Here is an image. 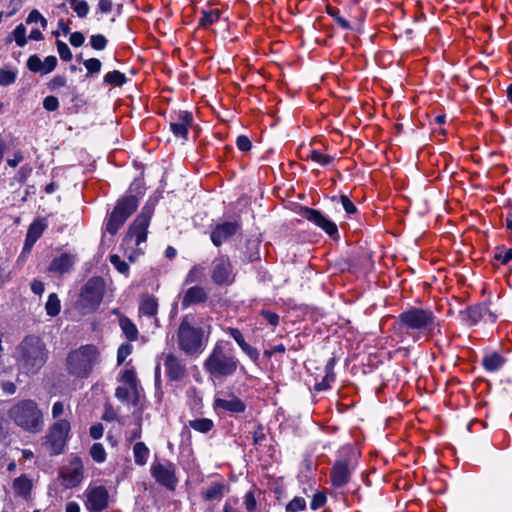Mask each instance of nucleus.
<instances>
[{"mask_svg":"<svg viewBox=\"0 0 512 512\" xmlns=\"http://www.w3.org/2000/svg\"><path fill=\"white\" fill-rule=\"evenodd\" d=\"M211 334L209 319L186 314L182 317L177 329L179 349L188 356L201 354Z\"/></svg>","mask_w":512,"mask_h":512,"instance_id":"f257e3e1","label":"nucleus"},{"mask_svg":"<svg viewBox=\"0 0 512 512\" xmlns=\"http://www.w3.org/2000/svg\"><path fill=\"white\" fill-rule=\"evenodd\" d=\"M436 317L431 310L410 307L398 316L399 329L418 340L421 335L428 339L436 328Z\"/></svg>","mask_w":512,"mask_h":512,"instance_id":"f03ea898","label":"nucleus"},{"mask_svg":"<svg viewBox=\"0 0 512 512\" xmlns=\"http://www.w3.org/2000/svg\"><path fill=\"white\" fill-rule=\"evenodd\" d=\"M17 361L26 374H36L48 359L46 344L35 335L26 336L17 346Z\"/></svg>","mask_w":512,"mask_h":512,"instance_id":"7ed1b4c3","label":"nucleus"},{"mask_svg":"<svg viewBox=\"0 0 512 512\" xmlns=\"http://www.w3.org/2000/svg\"><path fill=\"white\" fill-rule=\"evenodd\" d=\"M7 416L17 427L28 433H39L44 426L43 413L38 404L31 399L14 403L8 409Z\"/></svg>","mask_w":512,"mask_h":512,"instance_id":"20e7f679","label":"nucleus"},{"mask_svg":"<svg viewBox=\"0 0 512 512\" xmlns=\"http://www.w3.org/2000/svg\"><path fill=\"white\" fill-rule=\"evenodd\" d=\"M99 351L94 345H82L71 350L65 360L67 373L75 378H88L99 362Z\"/></svg>","mask_w":512,"mask_h":512,"instance_id":"39448f33","label":"nucleus"},{"mask_svg":"<svg viewBox=\"0 0 512 512\" xmlns=\"http://www.w3.org/2000/svg\"><path fill=\"white\" fill-rule=\"evenodd\" d=\"M203 367L213 378L227 377L237 370L238 360L234 355L226 352L222 343L218 342L204 361Z\"/></svg>","mask_w":512,"mask_h":512,"instance_id":"423d86ee","label":"nucleus"},{"mask_svg":"<svg viewBox=\"0 0 512 512\" xmlns=\"http://www.w3.org/2000/svg\"><path fill=\"white\" fill-rule=\"evenodd\" d=\"M70 429V422L66 419H58L50 426L44 442L50 454L58 455L64 451Z\"/></svg>","mask_w":512,"mask_h":512,"instance_id":"0eeeda50","label":"nucleus"},{"mask_svg":"<svg viewBox=\"0 0 512 512\" xmlns=\"http://www.w3.org/2000/svg\"><path fill=\"white\" fill-rule=\"evenodd\" d=\"M137 206L138 200L135 196L129 195L119 200L106 223V231L116 234Z\"/></svg>","mask_w":512,"mask_h":512,"instance_id":"6e6552de","label":"nucleus"},{"mask_svg":"<svg viewBox=\"0 0 512 512\" xmlns=\"http://www.w3.org/2000/svg\"><path fill=\"white\" fill-rule=\"evenodd\" d=\"M104 294V282L101 278H92L87 281L81 291L79 300L80 309L84 314L90 313L100 305Z\"/></svg>","mask_w":512,"mask_h":512,"instance_id":"1a4fd4ad","label":"nucleus"},{"mask_svg":"<svg viewBox=\"0 0 512 512\" xmlns=\"http://www.w3.org/2000/svg\"><path fill=\"white\" fill-rule=\"evenodd\" d=\"M150 224V214L142 212L139 214L133 223L130 225L129 230L124 239V244L127 246H136L137 250L141 253L143 249L140 247L141 244L147 240V229Z\"/></svg>","mask_w":512,"mask_h":512,"instance_id":"9d476101","label":"nucleus"},{"mask_svg":"<svg viewBox=\"0 0 512 512\" xmlns=\"http://www.w3.org/2000/svg\"><path fill=\"white\" fill-rule=\"evenodd\" d=\"M233 266L227 256H219L212 262L211 279L219 286L230 285L234 282Z\"/></svg>","mask_w":512,"mask_h":512,"instance_id":"9b49d317","label":"nucleus"},{"mask_svg":"<svg viewBox=\"0 0 512 512\" xmlns=\"http://www.w3.org/2000/svg\"><path fill=\"white\" fill-rule=\"evenodd\" d=\"M151 474L158 483L170 490H173L177 484L175 466L170 462L153 463L151 466Z\"/></svg>","mask_w":512,"mask_h":512,"instance_id":"f8f14e48","label":"nucleus"},{"mask_svg":"<svg viewBox=\"0 0 512 512\" xmlns=\"http://www.w3.org/2000/svg\"><path fill=\"white\" fill-rule=\"evenodd\" d=\"M61 477L66 488L78 486L83 479V464L79 457H74L62 468Z\"/></svg>","mask_w":512,"mask_h":512,"instance_id":"ddd939ff","label":"nucleus"},{"mask_svg":"<svg viewBox=\"0 0 512 512\" xmlns=\"http://www.w3.org/2000/svg\"><path fill=\"white\" fill-rule=\"evenodd\" d=\"M354 467L350 459L337 460L330 473L332 485L336 488L345 486L349 481Z\"/></svg>","mask_w":512,"mask_h":512,"instance_id":"4468645a","label":"nucleus"},{"mask_svg":"<svg viewBox=\"0 0 512 512\" xmlns=\"http://www.w3.org/2000/svg\"><path fill=\"white\" fill-rule=\"evenodd\" d=\"M108 491L104 486L89 487L86 490V507L91 512H101L108 505Z\"/></svg>","mask_w":512,"mask_h":512,"instance_id":"2eb2a0df","label":"nucleus"},{"mask_svg":"<svg viewBox=\"0 0 512 512\" xmlns=\"http://www.w3.org/2000/svg\"><path fill=\"white\" fill-rule=\"evenodd\" d=\"M240 229L241 223L237 220L217 224L211 231V241L215 246L219 247L234 236Z\"/></svg>","mask_w":512,"mask_h":512,"instance_id":"dca6fc26","label":"nucleus"},{"mask_svg":"<svg viewBox=\"0 0 512 512\" xmlns=\"http://www.w3.org/2000/svg\"><path fill=\"white\" fill-rule=\"evenodd\" d=\"M193 124V115L188 111H179L171 115L170 128L173 134L183 140L187 139L188 130Z\"/></svg>","mask_w":512,"mask_h":512,"instance_id":"f3484780","label":"nucleus"},{"mask_svg":"<svg viewBox=\"0 0 512 512\" xmlns=\"http://www.w3.org/2000/svg\"><path fill=\"white\" fill-rule=\"evenodd\" d=\"M302 216L324 230L329 236L333 238L338 237V228L336 224L325 217L320 211L312 208H305L302 212Z\"/></svg>","mask_w":512,"mask_h":512,"instance_id":"a211bd4d","label":"nucleus"},{"mask_svg":"<svg viewBox=\"0 0 512 512\" xmlns=\"http://www.w3.org/2000/svg\"><path fill=\"white\" fill-rule=\"evenodd\" d=\"M179 298L181 308L185 310L190 306L205 303L208 299V293L204 287L194 285L186 289Z\"/></svg>","mask_w":512,"mask_h":512,"instance_id":"6ab92c4d","label":"nucleus"},{"mask_svg":"<svg viewBox=\"0 0 512 512\" xmlns=\"http://www.w3.org/2000/svg\"><path fill=\"white\" fill-rule=\"evenodd\" d=\"M164 367L171 381H181L186 376V366L183 361L172 353L163 354Z\"/></svg>","mask_w":512,"mask_h":512,"instance_id":"aec40b11","label":"nucleus"},{"mask_svg":"<svg viewBox=\"0 0 512 512\" xmlns=\"http://www.w3.org/2000/svg\"><path fill=\"white\" fill-rule=\"evenodd\" d=\"M213 406L215 410H222L231 414L243 413L246 409L245 403L234 394L216 397Z\"/></svg>","mask_w":512,"mask_h":512,"instance_id":"412c9836","label":"nucleus"},{"mask_svg":"<svg viewBox=\"0 0 512 512\" xmlns=\"http://www.w3.org/2000/svg\"><path fill=\"white\" fill-rule=\"evenodd\" d=\"M76 262V254L70 252H64L59 256L53 258L51 261L48 271L62 275L71 271L72 267Z\"/></svg>","mask_w":512,"mask_h":512,"instance_id":"4be33fe9","label":"nucleus"},{"mask_svg":"<svg viewBox=\"0 0 512 512\" xmlns=\"http://www.w3.org/2000/svg\"><path fill=\"white\" fill-rule=\"evenodd\" d=\"M32 481L25 475H21L13 481V491L16 496L21 497L25 500H30L32 491Z\"/></svg>","mask_w":512,"mask_h":512,"instance_id":"5701e85b","label":"nucleus"},{"mask_svg":"<svg viewBox=\"0 0 512 512\" xmlns=\"http://www.w3.org/2000/svg\"><path fill=\"white\" fill-rule=\"evenodd\" d=\"M139 310L145 316H156L158 313V302L156 298L150 295L144 296L141 300Z\"/></svg>","mask_w":512,"mask_h":512,"instance_id":"b1692460","label":"nucleus"},{"mask_svg":"<svg viewBox=\"0 0 512 512\" xmlns=\"http://www.w3.org/2000/svg\"><path fill=\"white\" fill-rule=\"evenodd\" d=\"M224 483H212L205 491L202 492V497L206 501L220 500L224 495Z\"/></svg>","mask_w":512,"mask_h":512,"instance_id":"393cba45","label":"nucleus"},{"mask_svg":"<svg viewBox=\"0 0 512 512\" xmlns=\"http://www.w3.org/2000/svg\"><path fill=\"white\" fill-rule=\"evenodd\" d=\"M206 268L201 264L194 265L184 278L183 285H191L201 282L204 278Z\"/></svg>","mask_w":512,"mask_h":512,"instance_id":"a878e982","label":"nucleus"},{"mask_svg":"<svg viewBox=\"0 0 512 512\" xmlns=\"http://www.w3.org/2000/svg\"><path fill=\"white\" fill-rule=\"evenodd\" d=\"M119 325L128 340L136 341L138 339V329L128 317L122 316L119 319Z\"/></svg>","mask_w":512,"mask_h":512,"instance_id":"bb28decb","label":"nucleus"},{"mask_svg":"<svg viewBox=\"0 0 512 512\" xmlns=\"http://www.w3.org/2000/svg\"><path fill=\"white\" fill-rule=\"evenodd\" d=\"M133 455L135 463L139 466H144L149 457V449L143 442H137L133 447Z\"/></svg>","mask_w":512,"mask_h":512,"instance_id":"cd10ccee","label":"nucleus"},{"mask_svg":"<svg viewBox=\"0 0 512 512\" xmlns=\"http://www.w3.org/2000/svg\"><path fill=\"white\" fill-rule=\"evenodd\" d=\"M504 363V359L497 353H492L483 358V366L489 372L498 371Z\"/></svg>","mask_w":512,"mask_h":512,"instance_id":"c85d7f7f","label":"nucleus"},{"mask_svg":"<svg viewBox=\"0 0 512 512\" xmlns=\"http://www.w3.org/2000/svg\"><path fill=\"white\" fill-rule=\"evenodd\" d=\"M189 427L200 433H208L214 427V423L208 418H199L190 420L188 422Z\"/></svg>","mask_w":512,"mask_h":512,"instance_id":"c756f323","label":"nucleus"},{"mask_svg":"<svg viewBox=\"0 0 512 512\" xmlns=\"http://www.w3.org/2000/svg\"><path fill=\"white\" fill-rule=\"evenodd\" d=\"M306 160H311L320 164L321 166H327L334 160L333 156L323 154L319 150H310L305 157Z\"/></svg>","mask_w":512,"mask_h":512,"instance_id":"7c9ffc66","label":"nucleus"},{"mask_svg":"<svg viewBox=\"0 0 512 512\" xmlns=\"http://www.w3.org/2000/svg\"><path fill=\"white\" fill-rule=\"evenodd\" d=\"M115 396L121 401L136 400L138 396V388L131 389L130 386H119L116 388Z\"/></svg>","mask_w":512,"mask_h":512,"instance_id":"2f4dec72","label":"nucleus"},{"mask_svg":"<svg viewBox=\"0 0 512 512\" xmlns=\"http://www.w3.org/2000/svg\"><path fill=\"white\" fill-rule=\"evenodd\" d=\"M45 309L47 314L52 317L60 313V300L55 293H52L48 296L47 302L45 304Z\"/></svg>","mask_w":512,"mask_h":512,"instance_id":"473e14b6","label":"nucleus"},{"mask_svg":"<svg viewBox=\"0 0 512 512\" xmlns=\"http://www.w3.org/2000/svg\"><path fill=\"white\" fill-rule=\"evenodd\" d=\"M126 81H127V77L125 76V74H123L122 72L117 71V70L108 72L104 76V82L107 84L114 85V86H122L123 84L126 83Z\"/></svg>","mask_w":512,"mask_h":512,"instance_id":"72a5a7b5","label":"nucleus"},{"mask_svg":"<svg viewBox=\"0 0 512 512\" xmlns=\"http://www.w3.org/2000/svg\"><path fill=\"white\" fill-rule=\"evenodd\" d=\"M45 228H46V225L42 221H34L29 226L26 236L28 238H31V239L37 241L43 234Z\"/></svg>","mask_w":512,"mask_h":512,"instance_id":"f704fd0d","label":"nucleus"},{"mask_svg":"<svg viewBox=\"0 0 512 512\" xmlns=\"http://www.w3.org/2000/svg\"><path fill=\"white\" fill-rule=\"evenodd\" d=\"M221 12L218 9L210 10L208 12H203V15L200 19V25L203 27H209L213 23L217 22L220 18Z\"/></svg>","mask_w":512,"mask_h":512,"instance_id":"c9c22d12","label":"nucleus"},{"mask_svg":"<svg viewBox=\"0 0 512 512\" xmlns=\"http://www.w3.org/2000/svg\"><path fill=\"white\" fill-rule=\"evenodd\" d=\"M90 455L97 463H103L106 460V451L101 443H94L92 445Z\"/></svg>","mask_w":512,"mask_h":512,"instance_id":"e433bc0d","label":"nucleus"},{"mask_svg":"<svg viewBox=\"0 0 512 512\" xmlns=\"http://www.w3.org/2000/svg\"><path fill=\"white\" fill-rule=\"evenodd\" d=\"M17 72L14 70L0 68V85L8 86L15 83Z\"/></svg>","mask_w":512,"mask_h":512,"instance_id":"4c0bfd02","label":"nucleus"},{"mask_svg":"<svg viewBox=\"0 0 512 512\" xmlns=\"http://www.w3.org/2000/svg\"><path fill=\"white\" fill-rule=\"evenodd\" d=\"M13 36L16 44L19 47H24L26 45V27L23 24L16 26V28L13 30Z\"/></svg>","mask_w":512,"mask_h":512,"instance_id":"58836bf2","label":"nucleus"},{"mask_svg":"<svg viewBox=\"0 0 512 512\" xmlns=\"http://www.w3.org/2000/svg\"><path fill=\"white\" fill-rule=\"evenodd\" d=\"M110 262L115 267V269L124 275H127L129 272V265L123 261L119 255L113 254L110 256Z\"/></svg>","mask_w":512,"mask_h":512,"instance_id":"ea45409f","label":"nucleus"},{"mask_svg":"<svg viewBox=\"0 0 512 512\" xmlns=\"http://www.w3.org/2000/svg\"><path fill=\"white\" fill-rule=\"evenodd\" d=\"M327 12L328 14L333 17L335 19V21L337 22V24L342 27L343 29H346V30H349L351 29V25L350 23L345 19L343 18L341 15H340V12L338 9L336 8H333V7H327Z\"/></svg>","mask_w":512,"mask_h":512,"instance_id":"a19ab883","label":"nucleus"},{"mask_svg":"<svg viewBox=\"0 0 512 512\" xmlns=\"http://www.w3.org/2000/svg\"><path fill=\"white\" fill-rule=\"evenodd\" d=\"M306 508V501L303 497L293 498L286 506L287 512H299Z\"/></svg>","mask_w":512,"mask_h":512,"instance_id":"79ce46f5","label":"nucleus"},{"mask_svg":"<svg viewBox=\"0 0 512 512\" xmlns=\"http://www.w3.org/2000/svg\"><path fill=\"white\" fill-rule=\"evenodd\" d=\"M482 310H485V304H480L468 309L467 314L471 320V324H476L482 319L484 316V314H482Z\"/></svg>","mask_w":512,"mask_h":512,"instance_id":"37998d69","label":"nucleus"},{"mask_svg":"<svg viewBox=\"0 0 512 512\" xmlns=\"http://www.w3.org/2000/svg\"><path fill=\"white\" fill-rule=\"evenodd\" d=\"M27 68L34 73L43 74L42 60L37 55H31L27 60Z\"/></svg>","mask_w":512,"mask_h":512,"instance_id":"c03bdc74","label":"nucleus"},{"mask_svg":"<svg viewBox=\"0 0 512 512\" xmlns=\"http://www.w3.org/2000/svg\"><path fill=\"white\" fill-rule=\"evenodd\" d=\"M121 380L124 382V385L130 386V390L134 389V387L138 388L136 374L131 369L125 370L122 373Z\"/></svg>","mask_w":512,"mask_h":512,"instance_id":"a18cd8bd","label":"nucleus"},{"mask_svg":"<svg viewBox=\"0 0 512 512\" xmlns=\"http://www.w3.org/2000/svg\"><path fill=\"white\" fill-rule=\"evenodd\" d=\"M90 45L95 50H104L107 46V39L102 34H95L90 37Z\"/></svg>","mask_w":512,"mask_h":512,"instance_id":"49530a36","label":"nucleus"},{"mask_svg":"<svg viewBox=\"0 0 512 512\" xmlns=\"http://www.w3.org/2000/svg\"><path fill=\"white\" fill-rule=\"evenodd\" d=\"M56 45L60 58L66 62L70 61L72 59V52L68 45L61 40H57Z\"/></svg>","mask_w":512,"mask_h":512,"instance_id":"de8ad7c7","label":"nucleus"},{"mask_svg":"<svg viewBox=\"0 0 512 512\" xmlns=\"http://www.w3.org/2000/svg\"><path fill=\"white\" fill-rule=\"evenodd\" d=\"M8 263L0 261V288L12 279L11 271L8 269Z\"/></svg>","mask_w":512,"mask_h":512,"instance_id":"09e8293b","label":"nucleus"},{"mask_svg":"<svg viewBox=\"0 0 512 512\" xmlns=\"http://www.w3.org/2000/svg\"><path fill=\"white\" fill-rule=\"evenodd\" d=\"M243 505L247 512H255L257 509V501L253 491H248L244 496Z\"/></svg>","mask_w":512,"mask_h":512,"instance_id":"8fccbe9b","label":"nucleus"},{"mask_svg":"<svg viewBox=\"0 0 512 512\" xmlns=\"http://www.w3.org/2000/svg\"><path fill=\"white\" fill-rule=\"evenodd\" d=\"M37 22H39L44 29L47 27V20L42 16V14L38 10L33 9L29 13L26 19V23L31 24Z\"/></svg>","mask_w":512,"mask_h":512,"instance_id":"3c124183","label":"nucleus"},{"mask_svg":"<svg viewBox=\"0 0 512 512\" xmlns=\"http://www.w3.org/2000/svg\"><path fill=\"white\" fill-rule=\"evenodd\" d=\"M132 353V345L129 343L122 344L117 351V363L121 365L125 359Z\"/></svg>","mask_w":512,"mask_h":512,"instance_id":"603ef678","label":"nucleus"},{"mask_svg":"<svg viewBox=\"0 0 512 512\" xmlns=\"http://www.w3.org/2000/svg\"><path fill=\"white\" fill-rule=\"evenodd\" d=\"M84 66L90 74L98 73L101 70V61L97 58H90L84 61Z\"/></svg>","mask_w":512,"mask_h":512,"instance_id":"864d4df0","label":"nucleus"},{"mask_svg":"<svg viewBox=\"0 0 512 512\" xmlns=\"http://www.w3.org/2000/svg\"><path fill=\"white\" fill-rule=\"evenodd\" d=\"M72 8L80 18H85L89 13V5L85 0H80Z\"/></svg>","mask_w":512,"mask_h":512,"instance_id":"5fc2aeb1","label":"nucleus"},{"mask_svg":"<svg viewBox=\"0 0 512 512\" xmlns=\"http://www.w3.org/2000/svg\"><path fill=\"white\" fill-rule=\"evenodd\" d=\"M43 64V74H48L52 72L56 66H57V58L55 56H47L44 61H42Z\"/></svg>","mask_w":512,"mask_h":512,"instance_id":"6e6d98bb","label":"nucleus"},{"mask_svg":"<svg viewBox=\"0 0 512 512\" xmlns=\"http://www.w3.org/2000/svg\"><path fill=\"white\" fill-rule=\"evenodd\" d=\"M326 502V496L324 493H316L314 494L312 501L310 503V507L312 510H317L322 507Z\"/></svg>","mask_w":512,"mask_h":512,"instance_id":"4d7b16f0","label":"nucleus"},{"mask_svg":"<svg viewBox=\"0 0 512 512\" xmlns=\"http://www.w3.org/2000/svg\"><path fill=\"white\" fill-rule=\"evenodd\" d=\"M261 316L272 326L279 324V315L269 310H262Z\"/></svg>","mask_w":512,"mask_h":512,"instance_id":"13d9d810","label":"nucleus"},{"mask_svg":"<svg viewBox=\"0 0 512 512\" xmlns=\"http://www.w3.org/2000/svg\"><path fill=\"white\" fill-rule=\"evenodd\" d=\"M43 107L47 111H55L59 107V101L55 96H47L43 100Z\"/></svg>","mask_w":512,"mask_h":512,"instance_id":"bf43d9fd","label":"nucleus"},{"mask_svg":"<svg viewBox=\"0 0 512 512\" xmlns=\"http://www.w3.org/2000/svg\"><path fill=\"white\" fill-rule=\"evenodd\" d=\"M32 172V167L31 166H28V165H24L22 166L17 174L15 175V179L19 182V183H23L26 181V179L30 176Z\"/></svg>","mask_w":512,"mask_h":512,"instance_id":"052dcab7","label":"nucleus"},{"mask_svg":"<svg viewBox=\"0 0 512 512\" xmlns=\"http://www.w3.org/2000/svg\"><path fill=\"white\" fill-rule=\"evenodd\" d=\"M66 85V77L63 75L55 76L48 84L50 90H57Z\"/></svg>","mask_w":512,"mask_h":512,"instance_id":"680f3d73","label":"nucleus"},{"mask_svg":"<svg viewBox=\"0 0 512 512\" xmlns=\"http://www.w3.org/2000/svg\"><path fill=\"white\" fill-rule=\"evenodd\" d=\"M227 332L237 342L240 348L245 345L246 341L239 329L229 327Z\"/></svg>","mask_w":512,"mask_h":512,"instance_id":"e2e57ef3","label":"nucleus"},{"mask_svg":"<svg viewBox=\"0 0 512 512\" xmlns=\"http://www.w3.org/2000/svg\"><path fill=\"white\" fill-rule=\"evenodd\" d=\"M495 258L502 264H507L512 259V249L500 250L495 253Z\"/></svg>","mask_w":512,"mask_h":512,"instance_id":"0e129e2a","label":"nucleus"},{"mask_svg":"<svg viewBox=\"0 0 512 512\" xmlns=\"http://www.w3.org/2000/svg\"><path fill=\"white\" fill-rule=\"evenodd\" d=\"M252 438L254 444H259L265 439V433L262 425H256L254 427Z\"/></svg>","mask_w":512,"mask_h":512,"instance_id":"69168bd1","label":"nucleus"},{"mask_svg":"<svg viewBox=\"0 0 512 512\" xmlns=\"http://www.w3.org/2000/svg\"><path fill=\"white\" fill-rule=\"evenodd\" d=\"M236 144H237L238 149L241 151H249L252 146L249 138L244 135L238 136V138L236 140Z\"/></svg>","mask_w":512,"mask_h":512,"instance_id":"338daca9","label":"nucleus"},{"mask_svg":"<svg viewBox=\"0 0 512 512\" xmlns=\"http://www.w3.org/2000/svg\"><path fill=\"white\" fill-rule=\"evenodd\" d=\"M340 201H341V204H342L344 210L348 214L356 213V211H357L356 206L351 202V200L346 195H342L340 198Z\"/></svg>","mask_w":512,"mask_h":512,"instance_id":"774afa93","label":"nucleus"}]
</instances>
